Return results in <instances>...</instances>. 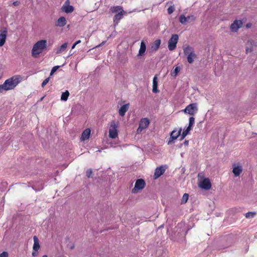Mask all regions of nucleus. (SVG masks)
Wrapping results in <instances>:
<instances>
[{
  "mask_svg": "<svg viewBox=\"0 0 257 257\" xmlns=\"http://www.w3.org/2000/svg\"><path fill=\"white\" fill-rule=\"evenodd\" d=\"M22 80V76L19 75H14L6 80L3 84L0 85V93L14 89Z\"/></svg>",
  "mask_w": 257,
  "mask_h": 257,
  "instance_id": "f257e3e1",
  "label": "nucleus"
},
{
  "mask_svg": "<svg viewBox=\"0 0 257 257\" xmlns=\"http://www.w3.org/2000/svg\"><path fill=\"white\" fill-rule=\"evenodd\" d=\"M47 41L41 40L37 42L32 49V56L34 58H37L39 55L47 49Z\"/></svg>",
  "mask_w": 257,
  "mask_h": 257,
  "instance_id": "f03ea898",
  "label": "nucleus"
},
{
  "mask_svg": "<svg viewBox=\"0 0 257 257\" xmlns=\"http://www.w3.org/2000/svg\"><path fill=\"white\" fill-rule=\"evenodd\" d=\"M183 51L185 55H187V61L189 63H193L194 59L197 58V55L194 51V49L192 47L187 45L183 47Z\"/></svg>",
  "mask_w": 257,
  "mask_h": 257,
  "instance_id": "7ed1b4c3",
  "label": "nucleus"
},
{
  "mask_svg": "<svg viewBox=\"0 0 257 257\" xmlns=\"http://www.w3.org/2000/svg\"><path fill=\"white\" fill-rule=\"evenodd\" d=\"M118 124L117 122L112 120L110 122V128L109 129V138L111 139H115L118 137Z\"/></svg>",
  "mask_w": 257,
  "mask_h": 257,
  "instance_id": "20e7f679",
  "label": "nucleus"
},
{
  "mask_svg": "<svg viewBox=\"0 0 257 257\" xmlns=\"http://www.w3.org/2000/svg\"><path fill=\"white\" fill-rule=\"evenodd\" d=\"M179 36L177 34H173L172 35L171 38L168 41V49L170 51H173L176 48L177 44L178 42Z\"/></svg>",
  "mask_w": 257,
  "mask_h": 257,
  "instance_id": "39448f33",
  "label": "nucleus"
},
{
  "mask_svg": "<svg viewBox=\"0 0 257 257\" xmlns=\"http://www.w3.org/2000/svg\"><path fill=\"white\" fill-rule=\"evenodd\" d=\"M182 131V129L180 127L178 130L177 128H175L173 131H172L170 133V138L168 142V145H171L174 143V141L176 140L178 137L181 135Z\"/></svg>",
  "mask_w": 257,
  "mask_h": 257,
  "instance_id": "423d86ee",
  "label": "nucleus"
},
{
  "mask_svg": "<svg viewBox=\"0 0 257 257\" xmlns=\"http://www.w3.org/2000/svg\"><path fill=\"white\" fill-rule=\"evenodd\" d=\"M197 110L196 103H191L186 106L184 111L191 115H194L197 112Z\"/></svg>",
  "mask_w": 257,
  "mask_h": 257,
  "instance_id": "0eeeda50",
  "label": "nucleus"
},
{
  "mask_svg": "<svg viewBox=\"0 0 257 257\" xmlns=\"http://www.w3.org/2000/svg\"><path fill=\"white\" fill-rule=\"evenodd\" d=\"M146 183L143 179H138L135 183V187L132 189V192L137 193L138 190L143 189Z\"/></svg>",
  "mask_w": 257,
  "mask_h": 257,
  "instance_id": "6e6552de",
  "label": "nucleus"
},
{
  "mask_svg": "<svg viewBox=\"0 0 257 257\" xmlns=\"http://www.w3.org/2000/svg\"><path fill=\"white\" fill-rule=\"evenodd\" d=\"M150 124V120L148 118H143L139 123V126L137 129L138 133H141L143 130L146 128Z\"/></svg>",
  "mask_w": 257,
  "mask_h": 257,
  "instance_id": "1a4fd4ad",
  "label": "nucleus"
},
{
  "mask_svg": "<svg viewBox=\"0 0 257 257\" xmlns=\"http://www.w3.org/2000/svg\"><path fill=\"white\" fill-rule=\"evenodd\" d=\"M199 187L205 190H209L211 187V184L208 178L204 179L199 184Z\"/></svg>",
  "mask_w": 257,
  "mask_h": 257,
  "instance_id": "9d476101",
  "label": "nucleus"
},
{
  "mask_svg": "<svg viewBox=\"0 0 257 257\" xmlns=\"http://www.w3.org/2000/svg\"><path fill=\"white\" fill-rule=\"evenodd\" d=\"M232 168V172L235 177L239 176L242 172V167L241 164H233Z\"/></svg>",
  "mask_w": 257,
  "mask_h": 257,
  "instance_id": "9b49d317",
  "label": "nucleus"
},
{
  "mask_svg": "<svg viewBox=\"0 0 257 257\" xmlns=\"http://www.w3.org/2000/svg\"><path fill=\"white\" fill-rule=\"evenodd\" d=\"M242 22L240 20H235L230 25V30L233 32H236L239 28L242 27Z\"/></svg>",
  "mask_w": 257,
  "mask_h": 257,
  "instance_id": "f8f14e48",
  "label": "nucleus"
},
{
  "mask_svg": "<svg viewBox=\"0 0 257 257\" xmlns=\"http://www.w3.org/2000/svg\"><path fill=\"white\" fill-rule=\"evenodd\" d=\"M69 4V1H66L64 5L62 7V10L66 13H71L73 12L74 11V8L73 7V6H70Z\"/></svg>",
  "mask_w": 257,
  "mask_h": 257,
  "instance_id": "ddd939ff",
  "label": "nucleus"
},
{
  "mask_svg": "<svg viewBox=\"0 0 257 257\" xmlns=\"http://www.w3.org/2000/svg\"><path fill=\"white\" fill-rule=\"evenodd\" d=\"M161 44V40L160 39L156 40L152 44L149 49L150 52H154L156 51L160 47Z\"/></svg>",
  "mask_w": 257,
  "mask_h": 257,
  "instance_id": "4468645a",
  "label": "nucleus"
},
{
  "mask_svg": "<svg viewBox=\"0 0 257 257\" xmlns=\"http://www.w3.org/2000/svg\"><path fill=\"white\" fill-rule=\"evenodd\" d=\"M165 171V169L162 166L157 167L155 171L154 175V178L157 179L162 175H163Z\"/></svg>",
  "mask_w": 257,
  "mask_h": 257,
  "instance_id": "2eb2a0df",
  "label": "nucleus"
},
{
  "mask_svg": "<svg viewBox=\"0 0 257 257\" xmlns=\"http://www.w3.org/2000/svg\"><path fill=\"white\" fill-rule=\"evenodd\" d=\"M125 13V12L123 10H122L121 12H120L118 13L115 15L113 18V22L115 26L118 25V24L119 23L120 20L122 18L123 15Z\"/></svg>",
  "mask_w": 257,
  "mask_h": 257,
  "instance_id": "dca6fc26",
  "label": "nucleus"
},
{
  "mask_svg": "<svg viewBox=\"0 0 257 257\" xmlns=\"http://www.w3.org/2000/svg\"><path fill=\"white\" fill-rule=\"evenodd\" d=\"M8 31L6 28H5L0 34V47L3 46L6 40Z\"/></svg>",
  "mask_w": 257,
  "mask_h": 257,
  "instance_id": "f3484780",
  "label": "nucleus"
},
{
  "mask_svg": "<svg viewBox=\"0 0 257 257\" xmlns=\"http://www.w3.org/2000/svg\"><path fill=\"white\" fill-rule=\"evenodd\" d=\"M146 50V45L144 41H142L141 43L140 48L138 54V56H143L145 55V53Z\"/></svg>",
  "mask_w": 257,
  "mask_h": 257,
  "instance_id": "a211bd4d",
  "label": "nucleus"
},
{
  "mask_svg": "<svg viewBox=\"0 0 257 257\" xmlns=\"http://www.w3.org/2000/svg\"><path fill=\"white\" fill-rule=\"evenodd\" d=\"M129 108V103L123 105L120 107L118 110L119 115L123 116L125 115V112L128 110Z\"/></svg>",
  "mask_w": 257,
  "mask_h": 257,
  "instance_id": "6ab92c4d",
  "label": "nucleus"
},
{
  "mask_svg": "<svg viewBox=\"0 0 257 257\" xmlns=\"http://www.w3.org/2000/svg\"><path fill=\"white\" fill-rule=\"evenodd\" d=\"M66 24V20L65 17H61L55 23V26L57 27H62Z\"/></svg>",
  "mask_w": 257,
  "mask_h": 257,
  "instance_id": "aec40b11",
  "label": "nucleus"
},
{
  "mask_svg": "<svg viewBox=\"0 0 257 257\" xmlns=\"http://www.w3.org/2000/svg\"><path fill=\"white\" fill-rule=\"evenodd\" d=\"M91 130L89 128H86L82 133L81 140L85 141L89 139L90 135Z\"/></svg>",
  "mask_w": 257,
  "mask_h": 257,
  "instance_id": "412c9836",
  "label": "nucleus"
},
{
  "mask_svg": "<svg viewBox=\"0 0 257 257\" xmlns=\"http://www.w3.org/2000/svg\"><path fill=\"white\" fill-rule=\"evenodd\" d=\"M33 239H34V242L33 249L34 251H38V250L40 248V245L39 244V240L36 236H34Z\"/></svg>",
  "mask_w": 257,
  "mask_h": 257,
  "instance_id": "4be33fe9",
  "label": "nucleus"
},
{
  "mask_svg": "<svg viewBox=\"0 0 257 257\" xmlns=\"http://www.w3.org/2000/svg\"><path fill=\"white\" fill-rule=\"evenodd\" d=\"M152 91L155 93L159 92V90L158 89V78L157 75H155L153 78Z\"/></svg>",
  "mask_w": 257,
  "mask_h": 257,
  "instance_id": "5701e85b",
  "label": "nucleus"
},
{
  "mask_svg": "<svg viewBox=\"0 0 257 257\" xmlns=\"http://www.w3.org/2000/svg\"><path fill=\"white\" fill-rule=\"evenodd\" d=\"M67 45H68L67 43H64L61 46L58 47L56 49V53L58 54H60V53L65 51V50L67 47Z\"/></svg>",
  "mask_w": 257,
  "mask_h": 257,
  "instance_id": "b1692460",
  "label": "nucleus"
},
{
  "mask_svg": "<svg viewBox=\"0 0 257 257\" xmlns=\"http://www.w3.org/2000/svg\"><path fill=\"white\" fill-rule=\"evenodd\" d=\"M254 44L255 43L254 41L252 40H249L247 41V45H249L250 47H247L246 48L245 51L246 54H247L248 53H250L253 51L252 47Z\"/></svg>",
  "mask_w": 257,
  "mask_h": 257,
  "instance_id": "393cba45",
  "label": "nucleus"
},
{
  "mask_svg": "<svg viewBox=\"0 0 257 257\" xmlns=\"http://www.w3.org/2000/svg\"><path fill=\"white\" fill-rule=\"evenodd\" d=\"M122 10H123L122 9V8L120 6H115V7H111L109 11L112 13H118L120 12H121Z\"/></svg>",
  "mask_w": 257,
  "mask_h": 257,
  "instance_id": "a878e982",
  "label": "nucleus"
},
{
  "mask_svg": "<svg viewBox=\"0 0 257 257\" xmlns=\"http://www.w3.org/2000/svg\"><path fill=\"white\" fill-rule=\"evenodd\" d=\"M69 94V92L68 90H66L65 92L62 93L61 96V100L62 101H66V100H67Z\"/></svg>",
  "mask_w": 257,
  "mask_h": 257,
  "instance_id": "bb28decb",
  "label": "nucleus"
},
{
  "mask_svg": "<svg viewBox=\"0 0 257 257\" xmlns=\"http://www.w3.org/2000/svg\"><path fill=\"white\" fill-rule=\"evenodd\" d=\"M191 130V129L190 128V127H187V128L182 132L180 140H183L186 137V136L189 134V132Z\"/></svg>",
  "mask_w": 257,
  "mask_h": 257,
  "instance_id": "cd10ccee",
  "label": "nucleus"
},
{
  "mask_svg": "<svg viewBox=\"0 0 257 257\" xmlns=\"http://www.w3.org/2000/svg\"><path fill=\"white\" fill-rule=\"evenodd\" d=\"M188 198H189V195L187 193L184 194L183 195L182 200H181V204H183L186 203L187 202V200H188Z\"/></svg>",
  "mask_w": 257,
  "mask_h": 257,
  "instance_id": "c85d7f7f",
  "label": "nucleus"
},
{
  "mask_svg": "<svg viewBox=\"0 0 257 257\" xmlns=\"http://www.w3.org/2000/svg\"><path fill=\"white\" fill-rule=\"evenodd\" d=\"M179 21L182 24H185L187 22V18L184 15H181L179 17Z\"/></svg>",
  "mask_w": 257,
  "mask_h": 257,
  "instance_id": "c756f323",
  "label": "nucleus"
},
{
  "mask_svg": "<svg viewBox=\"0 0 257 257\" xmlns=\"http://www.w3.org/2000/svg\"><path fill=\"white\" fill-rule=\"evenodd\" d=\"M189 125L188 127H190V128L192 130L193 126L195 123V118L193 116L189 118Z\"/></svg>",
  "mask_w": 257,
  "mask_h": 257,
  "instance_id": "7c9ffc66",
  "label": "nucleus"
},
{
  "mask_svg": "<svg viewBox=\"0 0 257 257\" xmlns=\"http://www.w3.org/2000/svg\"><path fill=\"white\" fill-rule=\"evenodd\" d=\"M181 68L179 67H176L175 69L171 72V75L174 77L176 76L178 73L180 71Z\"/></svg>",
  "mask_w": 257,
  "mask_h": 257,
  "instance_id": "2f4dec72",
  "label": "nucleus"
},
{
  "mask_svg": "<svg viewBox=\"0 0 257 257\" xmlns=\"http://www.w3.org/2000/svg\"><path fill=\"white\" fill-rule=\"evenodd\" d=\"M255 213L252 212H248L245 214V217L246 218L253 217Z\"/></svg>",
  "mask_w": 257,
  "mask_h": 257,
  "instance_id": "473e14b6",
  "label": "nucleus"
},
{
  "mask_svg": "<svg viewBox=\"0 0 257 257\" xmlns=\"http://www.w3.org/2000/svg\"><path fill=\"white\" fill-rule=\"evenodd\" d=\"M92 173H93L92 171L90 169H88L86 172V176L88 178L92 177Z\"/></svg>",
  "mask_w": 257,
  "mask_h": 257,
  "instance_id": "72a5a7b5",
  "label": "nucleus"
},
{
  "mask_svg": "<svg viewBox=\"0 0 257 257\" xmlns=\"http://www.w3.org/2000/svg\"><path fill=\"white\" fill-rule=\"evenodd\" d=\"M50 77H48L46 79H45L42 83V87H44L49 81Z\"/></svg>",
  "mask_w": 257,
  "mask_h": 257,
  "instance_id": "f704fd0d",
  "label": "nucleus"
},
{
  "mask_svg": "<svg viewBox=\"0 0 257 257\" xmlns=\"http://www.w3.org/2000/svg\"><path fill=\"white\" fill-rule=\"evenodd\" d=\"M59 66H56L53 67L51 71L50 75H52L54 73H55L56 71V70L59 68Z\"/></svg>",
  "mask_w": 257,
  "mask_h": 257,
  "instance_id": "c9c22d12",
  "label": "nucleus"
},
{
  "mask_svg": "<svg viewBox=\"0 0 257 257\" xmlns=\"http://www.w3.org/2000/svg\"><path fill=\"white\" fill-rule=\"evenodd\" d=\"M167 11H168V13L169 14H171L173 13V12L174 11V8L172 6H170L168 8V10H167Z\"/></svg>",
  "mask_w": 257,
  "mask_h": 257,
  "instance_id": "e433bc0d",
  "label": "nucleus"
},
{
  "mask_svg": "<svg viewBox=\"0 0 257 257\" xmlns=\"http://www.w3.org/2000/svg\"><path fill=\"white\" fill-rule=\"evenodd\" d=\"M9 254L7 251H3L0 254V257H8Z\"/></svg>",
  "mask_w": 257,
  "mask_h": 257,
  "instance_id": "4c0bfd02",
  "label": "nucleus"
},
{
  "mask_svg": "<svg viewBox=\"0 0 257 257\" xmlns=\"http://www.w3.org/2000/svg\"><path fill=\"white\" fill-rule=\"evenodd\" d=\"M183 145H185V146H187L189 145V141L185 140L183 144H181L179 146V148H181L183 146Z\"/></svg>",
  "mask_w": 257,
  "mask_h": 257,
  "instance_id": "58836bf2",
  "label": "nucleus"
},
{
  "mask_svg": "<svg viewBox=\"0 0 257 257\" xmlns=\"http://www.w3.org/2000/svg\"><path fill=\"white\" fill-rule=\"evenodd\" d=\"M187 18V21L188 20H192V21L195 20V17L193 16H189L186 17Z\"/></svg>",
  "mask_w": 257,
  "mask_h": 257,
  "instance_id": "ea45409f",
  "label": "nucleus"
},
{
  "mask_svg": "<svg viewBox=\"0 0 257 257\" xmlns=\"http://www.w3.org/2000/svg\"><path fill=\"white\" fill-rule=\"evenodd\" d=\"M20 4V3L19 1H15L13 3V5L14 6H18Z\"/></svg>",
  "mask_w": 257,
  "mask_h": 257,
  "instance_id": "a19ab883",
  "label": "nucleus"
},
{
  "mask_svg": "<svg viewBox=\"0 0 257 257\" xmlns=\"http://www.w3.org/2000/svg\"><path fill=\"white\" fill-rule=\"evenodd\" d=\"M37 251H33V252H32V256H37V254H38V253H37Z\"/></svg>",
  "mask_w": 257,
  "mask_h": 257,
  "instance_id": "79ce46f5",
  "label": "nucleus"
},
{
  "mask_svg": "<svg viewBox=\"0 0 257 257\" xmlns=\"http://www.w3.org/2000/svg\"><path fill=\"white\" fill-rule=\"evenodd\" d=\"M80 43H81V41L80 40H78L75 43V45H77V44H79Z\"/></svg>",
  "mask_w": 257,
  "mask_h": 257,
  "instance_id": "37998d69",
  "label": "nucleus"
},
{
  "mask_svg": "<svg viewBox=\"0 0 257 257\" xmlns=\"http://www.w3.org/2000/svg\"><path fill=\"white\" fill-rule=\"evenodd\" d=\"M76 46V45H75V43H74V44L73 45V46H72L71 49H73L75 47V46Z\"/></svg>",
  "mask_w": 257,
  "mask_h": 257,
  "instance_id": "c03bdc74",
  "label": "nucleus"
},
{
  "mask_svg": "<svg viewBox=\"0 0 257 257\" xmlns=\"http://www.w3.org/2000/svg\"><path fill=\"white\" fill-rule=\"evenodd\" d=\"M42 257H48V256L47 255H44Z\"/></svg>",
  "mask_w": 257,
  "mask_h": 257,
  "instance_id": "a18cd8bd",
  "label": "nucleus"
},
{
  "mask_svg": "<svg viewBox=\"0 0 257 257\" xmlns=\"http://www.w3.org/2000/svg\"><path fill=\"white\" fill-rule=\"evenodd\" d=\"M246 26L248 28L249 27V25L248 24H247Z\"/></svg>",
  "mask_w": 257,
  "mask_h": 257,
  "instance_id": "49530a36",
  "label": "nucleus"
},
{
  "mask_svg": "<svg viewBox=\"0 0 257 257\" xmlns=\"http://www.w3.org/2000/svg\"><path fill=\"white\" fill-rule=\"evenodd\" d=\"M173 135L175 136H176V133L174 134Z\"/></svg>",
  "mask_w": 257,
  "mask_h": 257,
  "instance_id": "de8ad7c7",
  "label": "nucleus"
}]
</instances>
